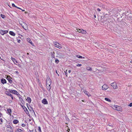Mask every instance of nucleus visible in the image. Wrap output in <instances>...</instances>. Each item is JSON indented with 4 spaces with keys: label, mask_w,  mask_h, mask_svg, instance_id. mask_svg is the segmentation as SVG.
Listing matches in <instances>:
<instances>
[{
    "label": "nucleus",
    "mask_w": 132,
    "mask_h": 132,
    "mask_svg": "<svg viewBox=\"0 0 132 132\" xmlns=\"http://www.w3.org/2000/svg\"><path fill=\"white\" fill-rule=\"evenodd\" d=\"M46 82L47 88L48 90L49 91L51 88L50 85L51 84L52 81L51 80L50 78L48 76L47 77Z\"/></svg>",
    "instance_id": "f257e3e1"
},
{
    "label": "nucleus",
    "mask_w": 132,
    "mask_h": 132,
    "mask_svg": "<svg viewBox=\"0 0 132 132\" xmlns=\"http://www.w3.org/2000/svg\"><path fill=\"white\" fill-rule=\"evenodd\" d=\"M113 109L118 111L120 112L122 111V109L121 107L118 105H114L113 106Z\"/></svg>",
    "instance_id": "f03ea898"
},
{
    "label": "nucleus",
    "mask_w": 132,
    "mask_h": 132,
    "mask_svg": "<svg viewBox=\"0 0 132 132\" xmlns=\"http://www.w3.org/2000/svg\"><path fill=\"white\" fill-rule=\"evenodd\" d=\"M7 130L9 132L13 131V128L10 125H7L6 126Z\"/></svg>",
    "instance_id": "7ed1b4c3"
},
{
    "label": "nucleus",
    "mask_w": 132,
    "mask_h": 132,
    "mask_svg": "<svg viewBox=\"0 0 132 132\" xmlns=\"http://www.w3.org/2000/svg\"><path fill=\"white\" fill-rule=\"evenodd\" d=\"M55 46L59 49H61L62 48V47L61 45L56 42H53Z\"/></svg>",
    "instance_id": "20e7f679"
},
{
    "label": "nucleus",
    "mask_w": 132,
    "mask_h": 132,
    "mask_svg": "<svg viewBox=\"0 0 132 132\" xmlns=\"http://www.w3.org/2000/svg\"><path fill=\"white\" fill-rule=\"evenodd\" d=\"M20 24L23 27V28L25 30H26L28 29V26L27 24L26 23L23 22L22 23H20Z\"/></svg>",
    "instance_id": "39448f33"
},
{
    "label": "nucleus",
    "mask_w": 132,
    "mask_h": 132,
    "mask_svg": "<svg viewBox=\"0 0 132 132\" xmlns=\"http://www.w3.org/2000/svg\"><path fill=\"white\" fill-rule=\"evenodd\" d=\"M111 85L114 89H116L118 88L117 84L116 82H114L111 83Z\"/></svg>",
    "instance_id": "423d86ee"
},
{
    "label": "nucleus",
    "mask_w": 132,
    "mask_h": 132,
    "mask_svg": "<svg viewBox=\"0 0 132 132\" xmlns=\"http://www.w3.org/2000/svg\"><path fill=\"white\" fill-rule=\"evenodd\" d=\"M8 30H1L0 31V33L2 35H4L5 34H6L8 33Z\"/></svg>",
    "instance_id": "0eeeda50"
},
{
    "label": "nucleus",
    "mask_w": 132,
    "mask_h": 132,
    "mask_svg": "<svg viewBox=\"0 0 132 132\" xmlns=\"http://www.w3.org/2000/svg\"><path fill=\"white\" fill-rule=\"evenodd\" d=\"M109 88V87L106 84L103 85L102 87V89L103 90H105Z\"/></svg>",
    "instance_id": "6e6552de"
},
{
    "label": "nucleus",
    "mask_w": 132,
    "mask_h": 132,
    "mask_svg": "<svg viewBox=\"0 0 132 132\" xmlns=\"http://www.w3.org/2000/svg\"><path fill=\"white\" fill-rule=\"evenodd\" d=\"M11 59L12 61L14 64L16 65H17V64H16V63H18V62L14 58L12 57H11Z\"/></svg>",
    "instance_id": "1a4fd4ad"
},
{
    "label": "nucleus",
    "mask_w": 132,
    "mask_h": 132,
    "mask_svg": "<svg viewBox=\"0 0 132 132\" xmlns=\"http://www.w3.org/2000/svg\"><path fill=\"white\" fill-rule=\"evenodd\" d=\"M42 103L44 104H47L48 103L47 101L46 98H44L42 100Z\"/></svg>",
    "instance_id": "9d476101"
},
{
    "label": "nucleus",
    "mask_w": 132,
    "mask_h": 132,
    "mask_svg": "<svg viewBox=\"0 0 132 132\" xmlns=\"http://www.w3.org/2000/svg\"><path fill=\"white\" fill-rule=\"evenodd\" d=\"M79 30L80 31H79V33L80 32L82 34H86L87 33V32L86 31L84 30L83 29H79Z\"/></svg>",
    "instance_id": "9b49d317"
},
{
    "label": "nucleus",
    "mask_w": 132,
    "mask_h": 132,
    "mask_svg": "<svg viewBox=\"0 0 132 132\" xmlns=\"http://www.w3.org/2000/svg\"><path fill=\"white\" fill-rule=\"evenodd\" d=\"M83 92L84 93L88 96L89 97L91 96L89 94V93L85 90H84Z\"/></svg>",
    "instance_id": "f8f14e48"
},
{
    "label": "nucleus",
    "mask_w": 132,
    "mask_h": 132,
    "mask_svg": "<svg viewBox=\"0 0 132 132\" xmlns=\"http://www.w3.org/2000/svg\"><path fill=\"white\" fill-rule=\"evenodd\" d=\"M27 41L29 43H30L32 45L34 46L33 43L32 42L31 39L29 38H27Z\"/></svg>",
    "instance_id": "ddd939ff"
},
{
    "label": "nucleus",
    "mask_w": 132,
    "mask_h": 132,
    "mask_svg": "<svg viewBox=\"0 0 132 132\" xmlns=\"http://www.w3.org/2000/svg\"><path fill=\"white\" fill-rule=\"evenodd\" d=\"M1 83L3 84L6 83V81L5 79H1Z\"/></svg>",
    "instance_id": "4468645a"
},
{
    "label": "nucleus",
    "mask_w": 132,
    "mask_h": 132,
    "mask_svg": "<svg viewBox=\"0 0 132 132\" xmlns=\"http://www.w3.org/2000/svg\"><path fill=\"white\" fill-rule=\"evenodd\" d=\"M9 34L11 35L14 36H15V34L13 31H10L9 32Z\"/></svg>",
    "instance_id": "2eb2a0df"
},
{
    "label": "nucleus",
    "mask_w": 132,
    "mask_h": 132,
    "mask_svg": "<svg viewBox=\"0 0 132 132\" xmlns=\"http://www.w3.org/2000/svg\"><path fill=\"white\" fill-rule=\"evenodd\" d=\"M7 112L10 115H11V109L9 108L8 109H7Z\"/></svg>",
    "instance_id": "dca6fc26"
},
{
    "label": "nucleus",
    "mask_w": 132,
    "mask_h": 132,
    "mask_svg": "<svg viewBox=\"0 0 132 132\" xmlns=\"http://www.w3.org/2000/svg\"><path fill=\"white\" fill-rule=\"evenodd\" d=\"M13 123L14 124H17L19 123V121L17 119H14L13 121Z\"/></svg>",
    "instance_id": "f3484780"
},
{
    "label": "nucleus",
    "mask_w": 132,
    "mask_h": 132,
    "mask_svg": "<svg viewBox=\"0 0 132 132\" xmlns=\"http://www.w3.org/2000/svg\"><path fill=\"white\" fill-rule=\"evenodd\" d=\"M7 78H8L7 79L8 80L9 82L11 84L12 83V78L10 77L9 78L8 77H7Z\"/></svg>",
    "instance_id": "a211bd4d"
},
{
    "label": "nucleus",
    "mask_w": 132,
    "mask_h": 132,
    "mask_svg": "<svg viewBox=\"0 0 132 132\" xmlns=\"http://www.w3.org/2000/svg\"><path fill=\"white\" fill-rule=\"evenodd\" d=\"M10 92L12 93L17 95V93H18L15 90H12Z\"/></svg>",
    "instance_id": "6ab92c4d"
},
{
    "label": "nucleus",
    "mask_w": 132,
    "mask_h": 132,
    "mask_svg": "<svg viewBox=\"0 0 132 132\" xmlns=\"http://www.w3.org/2000/svg\"><path fill=\"white\" fill-rule=\"evenodd\" d=\"M27 100V101L28 102V103H30L31 101V99L30 98V97H27V99H26Z\"/></svg>",
    "instance_id": "aec40b11"
},
{
    "label": "nucleus",
    "mask_w": 132,
    "mask_h": 132,
    "mask_svg": "<svg viewBox=\"0 0 132 132\" xmlns=\"http://www.w3.org/2000/svg\"><path fill=\"white\" fill-rule=\"evenodd\" d=\"M16 132H24L23 130H21L20 129H18L16 130Z\"/></svg>",
    "instance_id": "412c9836"
},
{
    "label": "nucleus",
    "mask_w": 132,
    "mask_h": 132,
    "mask_svg": "<svg viewBox=\"0 0 132 132\" xmlns=\"http://www.w3.org/2000/svg\"><path fill=\"white\" fill-rule=\"evenodd\" d=\"M12 5L13 7H15L19 9H21V8L17 7L16 6H15L14 3L12 4Z\"/></svg>",
    "instance_id": "4be33fe9"
},
{
    "label": "nucleus",
    "mask_w": 132,
    "mask_h": 132,
    "mask_svg": "<svg viewBox=\"0 0 132 132\" xmlns=\"http://www.w3.org/2000/svg\"><path fill=\"white\" fill-rule=\"evenodd\" d=\"M76 57H77L78 58H80V59H85V58L84 57H82L81 56L76 55Z\"/></svg>",
    "instance_id": "5701e85b"
},
{
    "label": "nucleus",
    "mask_w": 132,
    "mask_h": 132,
    "mask_svg": "<svg viewBox=\"0 0 132 132\" xmlns=\"http://www.w3.org/2000/svg\"><path fill=\"white\" fill-rule=\"evenodd\" d=\"M5 93L7 95L9 96L11 95V94L8 91H6L5 92Z\"/></svg>",
    "instance_id": "b1692460"
},
{
    "label": "nucleus",
    "mask_w": 132,
    "mask_h": 132,
    "mask_svg": "<svg viewBox=\"0 0 132 132\" xmlns=\"http://www.w3.org/2000/svg\"><path fill=\"white\" fill-rule=\"evenodd\" d=\"M19 100L22 103H23V102H24V101L23 99L21 97H19Z\"/></svg>",
    "instance_id": "393cba45"
},
{
    "label": "nucleus",
    "mask_w": 132,
    "mask_h": 132,
    "mask_svg": "<svg viewBox=\"0 0 132 132\" xmlns=\"http://www.w3.org/2000/svg\"><path fill=\"white\" fill-rule=\"evenodd\" d=\"M87 69L88 71H91L92 70V68L91 67H87L86 68Z\"/></svg>",
    "instance_id": "a878e982"
},
{
    "label": "nucleus",
    "mask_w": 132,
    "mask_h": 132,
    "mask_svg": "<svg viewBox=\"0 0 132 132\" xmlns=\"http://www.w3.org/2000/svg\"><path fill=\"white\" fill-rule=\"evenodd\" d=\"M105 100L106 101H108L109 102H111V100L109 98H105Z\"/></svg>",
    "instance_id": "bb28decb"
},
{
    "label": "nucleus",
    "mask_w": 132,
    "mask_h": 132,
    "mask_svg": "<svg viewBox=\"0 0 132 132\" xmlns=\"http://www.w3.org/2000/svg\"><path fill=\"white\" fill-rule=\"evenodd\" d=\"M3 121L2 119L0 118V124L2 125L3 123Z\"/></svg>",
    "instance_id": "cd10ccee"
},
{
    "label": "nucleus",
    "mask_w": 132,
    "mask_h": 132,
    "mask_svg": "<svg viewBox=\"0 0 132 132\" xmlns=\"http://www.w3.org/2000/svg\"><path fill=\"white\" fill-rule=\"evenodd\" d=\"M38 130L39 132H42L41 128L40 127H38Z\"/></svg>",
    "instance_id": "c85d7f7f"
},
{
    "label": "nucleus",
    "mask_w": 132,
    "mask_h": 132,
    "mask_svg": "<svg viewBox=\"0 0 132 132\" xmlns=\"http://www.w3.org/2000/svg\"><path fill=\"white\" fill-rule=\"evenodd\" d=\"M59 60L57 59H55V63L57 64L59 63Z\"/></svg>",
    "instance_id": "c756f323"
},
{
    "label": "nucleus",
    "mask_w": 132,
    "mask_h": 132,
    "mask_svg": "<svg viewBox=\"0 0 132 132\" xmlns=\"http://www.w3.org/2000/svg\"><path fill=\"white\" fill-rule=\"evenodd\" d=\"M81 66L82 64H78L76 65V66L77 67H80Z\"/></svg>",
    "instance_id": "7c9ffc66"
},
{
    "label": "nucleus",
    "mask_w": 132,
    "mask_h": 132,
    "mask_svg": "<svg viewBox=\"0 0 132 132\" xmlns=\"http://www.w3.org/2000/svg\"><path fill=\"white\" fill-rule=\"evenodd\" d=\"M67 70H66L64 72L65 75L67 77Z\"/></svg>",
    "instance_id": "2f4dec72"
},
{
    "label": "nucleus",
    "mask_w": 132,
    "mask_h": 132,
    "mask_svg": "<svg viewBox=\"0 0 132 132\" xmlns=\"http://www.w3.org/2000/svg\"><path fill=\"white\" fill-rule=\"evenodd\" d=\"M1 17L3 18H5V16L4 15H3L2 14H1Z\"/></svg>",
    "instance_id": "473e14b6"
},
{
    "label": "nucleus",
    "mask_w": 132,
    "mask_h": 132,
    "mask_svg": "<svg viewBox=\"0 0 132 132\" xmlns=\"http://www.w3.org/2000/svg\"><path fill=\"white\" fill-rule=\"evenodd\" d=\"M128 106H130V107L132 106V103H130L128 105Z\"/></svg>",
    "instance_id": "72a5a7b5"
},
{
    "label": "nucleus",
    "mask_w": 132,
    "mask_h": 132,
    "mask_svg": "<svg viewBox=\"0 0 132 132\" xmlns=\"http://www.w3.org/2000/svg\"><path fill=\"white\" fill-rule=\"evenodd\" d=\"M21 126L22 127H24L26 125L24 123H23L22 124Z\"/></svg>",
    "instance_id": "f704fd0d"
},
{
    "label": "nucleus",
    "mask_w": 132,
    "mask_h": 132,
    "mask_svg": "<svg viewBox=\"0 0 132 132\" xmlns=\"http://www.w3.org/2000/svg\"><path fill=\"white\" fill-rule=\"evenodd\" d=\"M10 96L12 100H13V96L11 94V95H10Z\"/></svg>",
    "instance_id": "c9c22d12"
},
{
    "label": "nucleus",
    "mask_w": 132,
    "mask_h": 132,
    "mask_svg": "<svg viewBox=\"0 0 132 132\" xmlns=\"http://www.w3.org/2000/svg\"><path fill=\"white\" fill-rule=\"evenodd\" d=\"M18 42L19 43H20V42L21 40L20 39H17V40Z\"/></svg>",
    "instance_id": "e433bc0d"
},
{
    "label": "nucleus",
    "mask_w": 132,
    "mask_h": 132,
    "mask_svg": "<svg viewBox=\"0 0 132 132\" xmlns=\"http://www.w3.org/2000/svg\"><path fill=\"white\" fill-rule=\"evenodd\" d=\"M54 53H53V54H52V57H54Z\"/></svg>",
    "instance_id": "4c0bfd02"
},
{
    "label": "nucleus",
    "mask_w": 132,
    "mask_h": 132,
    "mask_svg": "<svg viewBox=\"0 0 132 132\" xmlns=\"http://www.w3.org/2000/svg\"><path fill=\"white\" fill-rule=\"evenodd\" d=\"M97 10L98 11H99V12H100L101 11V10L99 8H97Z\"/></svg>",
    "instance_id": "58836bf2"
},
{
    "label": "nucleus",
    "mask_w": 132,
    "mask_h": 132,
    "mask_svg": "<svg viewBox=\"0 0 132 132\" xmlns=\"http://www.w3.org/2000/svg\"><path fill=\"white\" fill-rule=\"evenodd\" d=\"M2 116V114L0 112V117H1Z\"/></svg>",
    "instance_id": "ea45409f"
},
{
    "label": "nucleus",
    "mask_w": 132,
    "mask_h": 132,
    "mask_svg": "<svg viewBox=\"0 0 132 132\" xmlns=\"http://www.w3.org/2000/svg\"><path fill=\"white\" fill-rule=\"evenodd\" d=\"M76 32H78V31H78V29H76Z\"/></svg>",
    "instance_id": "a19ab883"
},
{
    "label": "nucleus",
    "mask_w": 132,
    "mask_h": 132,
    "mask_svg": "<svg viewBox=\"0 0 132 132\" xmlns=\"http://www.w3.org/2000/svg\"><path fill=\"white\" fill-rule=\"evenodd\" d=\"M20 10H21L22 11H25L24 10L22 9H20Z\"/></svg>",
    "instance_id": "79ce46f5"
},
{
    "label": "nucleus",
    "mask_w": 132,
    "mask_h": 132,
    "mask_svg": "<svg viewBox=\"0 0 132 132\" xmlns=\"http://www.w3.org/2000/svg\"><path fill=\"white\" fill-rule=\"evenodd\" d=\"M71 72V71L70 70H69L68 71V72L69 73H70Z\"/></svg>",
    "instance_id": "37998d69"
},
{
    "label": "nucleus",
    "mask_w": 132,
    "mask_h": 132,
    "mask_svg": "<svg viewBox=\"0 0 132 132\" xmlns=\"http://www.w3.org/2000/svg\"><path fill=\"white\" fill-rule=\"evenodd\" d=\"M17 65H18L19 67H21V65L19 64Z\"/></svg>",
    "instance_id": "c03bdc74"
},
{
    "label": "nucleus",
    "mask_w": 132,
    "mask_h": 132,
    "mask_svg": "<svg viewBox=\"0 0 132 132\" xmlns=\"http://www.w3.org/2000/svg\"><path fill=\"white\" fill-rule=\"evenodd\" d=\"M16 72L17 73H18V71H16Z\"/></svg>",
    "instance_id": "a18cd8bd"
},
{
    "label": "nucleus",
    "mask_w": 132,
    "mask_h": 132,
    "mask_svg": "<svg viewBox=\"0 0 132 132\" xmlns=\"http://www.w3.org/2000/svg\"><path fill=\"white\" fill-rule=\"evenodd\" d=\"M94 17L95 18H96V16L95 15H94Z\"/></svg>",
    "instance_id": "49530a36"
},
{
    "label": "nucleus",
    "mask_w": 132,
    "mask_h": 132,
    "mask_svg": "<svg viewBox=\"0 0 132 132\" xmlns=\"http://www.w3.org/2000/svg\"><path fill=\"white\" fill-rule=\"evenodd\" d=\"M130 63H132V62H131V61H130Z\"/></svg>",
    "instance_id": "de8ad7c7"
},
{
    "label": "nucleus",
    "mask_w": 132,
    "mask_h": 132,
    "mask_svg": "<svg viewBox=\"0 0 132 132\" xmlns=\"http://www.w3.org/2000/svg\"><path fill=\"white\" fill-rule=\"evenodd\" d=\"M27 54L28 55L29 54V53H27Z\"/></svg>",
    "instance_id": "09e8293b"
},
{
    "label": "nucleus",
    "mask_w": 132,
    "mask_h": 132,
    "mask_svg": "<svg viewBox=\"0 0 132 132\" xmlns=\"http://www.w3.org/2000/svg\"><path fill=\"white\" fill-rule=\"evenodd\" d=\"M25 13H27V12H25Z\"/></svg>",
    "instance_id": "8fccbe9b"
},
{
    "label": "nucleus",
    "mask_w": 132,
    "mask_h": 132,
    "mask_svg": "<svg viewBox=\"0 0 132 132\" xmlns=\"http://www.w3.org/2000/svg\"><path fill=\"white\" fill-rule=\"evenodd\" d=\"M26 110H27V109H26Z\"/></svg>",
    "instance_id": "3c124183"
},
{
    "label": "nucleus",
    "mask_w": 132,
    "mask_h": 132,
    "mask_svg": "<svg viewBox=\"0 0 132 132\" xmlns=\"http://www.w3.org/2000/svg\"><path fill=\"white\" fill-rule=\"evenodd\" d=\"M70 130V129H68V130Z\"/></svg>",
    "instance_id": "603ef678"
},
{
    "label": "nucleus",
    "mask_w": 132,
    "mask_h": 132,
    "mask_svg": "<svg viewBox=\"0 0 132 132\" xmlns=\"http://www.w3.org/2000/svg\"><path fill=\"white\" fill-rule=\"evenodd\" d=\"M107 15V14H105V15Z\"/></svg>",
    "instance_id": "864d4df0"
},
{
    "label": "nucleus",
    "mask_w": 132,
    "mask_h": 132,
    "mask_svg": "<svg viewBox=\"0 0 132 132\" xmlns=\"http://www.w3.org/2000/svg\"><path fill=\"white\" fill-rule=\"evenodd\" d=\"M35 130V132H37V131H36V130Z\"/></svg>",
    "instance_id": "5fc2aeb1"
},
{
    "label": "nucleus",
    "mask_w": 132,
    "mask_h": 132,
    "mask_svg": "<svg viewBox=\"0 0 132 132\" xmlns=\"http://www.w3.org/2000/svg\"><path fill=\"white\" fill-rule=\"evenodd\" d=\"M68 132H69V131H68Z\"/></svg>",
    "instance_id": "6e6d98bb"
},
{
    "label": "nucleus",
    "mask_w": 132,
    "mask_h": 132,
    "mask_svg": "<svg viewBox=\"0 0 132 132\" xmlns=\"http://www.w3.org/2000/svg\"><path fill=\"white\" fill-rule=\"evenodd\" d=\"M1 58V57L0 56V59Z\"/></svg>",
    "instance_id": "4d7b16f0"
}]
</instances>
